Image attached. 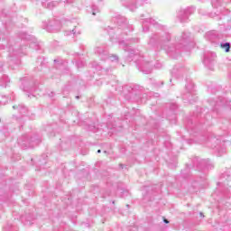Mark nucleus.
<instances>
[{
    "mask_svg": "<svg viewBox=\"0 0 231 231\" xmlns=\"http://www.w3.org/2000/svg\"><path fill=\"white\" fill-rule=\"evenodd\" d=\"M92 11V15H97V12H98V7L97 5H93Z\"/></svg>",
    "mask_w": 231,
    "mask_h": 231,
    "instance_id": "14",
    "label": "nucleus"
},
{
    "mask_svg": "<svg viewBox=\"0 0 231 231\" xmlns=\"http://www.w3.org/2000/svg\"><path fill=\"white\" fill-rule=\"evenodd\" d=\"M215 59H216V53L208 52L204 55L203 63L208 69H214V60H215Z\"/></svg>",
    "mask_w": 231,
    "mask_h": 231,
    "instance_id": "5",
    "label": "nucleus"
},
{
    "mask_svg": "<svg viewBox=\"0 0 231 231\" xmlns=\"http://www.w3.org/2000/svg\"><path fill=\"white\" fill-rule=\"evenodd\" d=\"M73 35H80V31L77 29V27H75V29H73L72 31Z\"/></svg>",
    "mask_w": 231,
    "mask_h": 231,
    "instance_id": "15",
    "label": "nucleus"
},
{
    "mask_svg": "<svg viewBox=\"0 0 231 231\" xmlns=\"http://www.w3.org/2000/svg\"><path fill=\"white\" fill-rule=\"evenodd\" d=\"M171 41V34L164 33V35L158 36V34H153L149 41V43L151 46H154V44H159L160 46H162V50H165L166 53L172 57L173 59H176V53H180V50H183L185 46L189 44L190 42V34L184 32L180 38H178L176 40L175 43H172L171 46H167V42Z\"/></svg>",
    "mask_w": 231,
    "mask_h": 231,
    "instance_id": "1",
    "label": "nucleus"
},
{
    "mask_svg": "<svg viewBox=\"0 0 231 231\" xmlns=\"http://www.w3.org/2000/svg\"><path fill=\"white\" fill-rule=\"evenodd\" d=\"M48 8H53V3L48 4Z\"/></svg>",
    "mask_w": 231,
    "mask_h": 231,
    "instance_id": "21",
    "label": "nucleus"
},
{
    "mask_svg": "<svg viewBox=\"0 0 231 231\" xmlns=\"http://www.w3.org/2000/svg\"><path fill=\"white\" fill-rule=\"evenodd\" d=\"M227 24H228L229 30H231V20H228Z\"/></svg>",
    "mask_w": 231,
    "mask_h": 231,
    "instance_id": "22",
    "label": "nucleus"
},
{
    "mask_svg": "<svg viewBox=\"0 0 231 231\" xmlns=\"http://www.w3.org/2000/svg\"><path fill=\"white\" fill-rule=\"evenodd\" d=\"M145 1L147 0H122V5H124V6H126L127 8H130V10L132 12H134V10H136V6L133 5L134 3H145Z\"/></svg>",
    "mask_w": 231,
    "mask_h": 231,
    "instance_id": "7",
    "label": "nucleus"
},
{
    "mask_svg": "<svg viewBox=\"0 0 231 231\" xmlns=\"http://www.w3.org/2000/svg\"><path fill=\"white\" fill-rule=\"evenodd\" d=\"M201 217H204L203 213H200Z\"/></svg>",
    "mask_w": 231,
    "mask_h": 231,
    "instance_id": "26",
    "label": "nucleus"
},
{
    "mask_svg": "<svg viewBox=\"0 0 231 231\" xmlns=\"http://www.w3.org/2000/svg\"><path fill=\"white\" fill-rule=\"evenodd\" d=\"M54 62H57V60H54Z\"/></svg>",
    "mask_w": 231,
    "mask_h": 231,
    "instance_id": "28",
    "label": "nucleus"
},
{
    "mask_svg": "<svg viewBox=\"0 0 231 231\" xmlns=\"http://www.w3.org/2000/svg\"><path fill=\"white\" fill-rule=\"evenodd\" d=\"M220 46L223 50H225L226 53H228V51H230V43L229 42L221 43Z\"/></svg>",
    "mask_w": 231,
    "mask_h": 231,
    "instance_id": "12",
    "label": "nucleus"
},
{
    "mask_svg": "<svg viewBox=\"0 0 231 231\" xmlns=\"http://www.w3.org/2000/svg\"><path fill=\"white\" fill-rule=\"evenodd\" d=\"M141 17H145V15L143 14V15H141Z\"/></svg>",
    "mask_w": 231,
    "mask_h": 231,
    "instance_id": "27",
    "label": "nucleus"
},
{
    "mask_svg": "<svg viewBox=\"0 0 231 231\" xmlns=\"http://www.w3.org/2000/svg\"><path fill=\"white\" fill-rule=\"evenodd\" d=\"M96 53L99 55L101 60H110L111 62H118V56L116 54H109L107 51H104V49L98 47L96 50Z\"/></svg>",
    "mask_w": 231,
    "mask_h": 231,
    "instance_id": "3",
    "label": "nucleus"
},
{
    "mask_svg": "<svg viewBox=\"0 0 231 231\" xmlns=\"http://www.w3.org/2000/svg\"><path fill=\"white\" fill-rule=\"evenodd\" d=\"M217 37V35L216 34L215 31L208 32L206 33V39H208V41H214V39H216Z\"/></svg>",
    "mask_w": 231,
    "mask_h": 231,
    "instance_id": "10",
    "label": "nucleus"
},
{
    "mask_svg": "<svg viewBox=\"0 0 231 231\" xmlns=\"http://www.w3.org/2000/svg\"><path fill=\"white\" fill-rule=\"evenodd\" d=\"M219 0H211V4H212V6H214L215 8H217V3H218Z\"/></svg>",
    "mask_w": 231,
    "mask_h": 231,
    "instance_id": "16",
    "label": "nucleus"
},
{
    "mask_svg": "<svg viewBox=\"0 0 231 231\" xmlns=\"http://www.w3.org/2000/svg\"><path fill=\"white\" fill-rule=\"evenodd\" d=\"M47 32H59L60 31V23L49 22L47 26L44 27Z\"/></svg>",
    "mask_w": 231,
    "mask_h": 231,
    "instance_id": "8",
    "label": "nucleus"
},
{
    "mask_svg": "<svg viewBox=\"0 0 231 231\" xmlns=\"http://www.w3.org/2000/svg\"><path fill=\"white\" fill-rule=\"evenodd\" d=\"M13 109H18V111L23 115L24 113H26L28 111V109L23 106V105H19V106H14Z\"/></svg>",
    "mask_w": 231,
    "mask_h": 231,
    "instance_id": "11",
    "label": "nucleus"
},
{
    "mask_svg": "<svg viewBox=\"0 0 231 231\" xmlns=\"http://www.w3.org/2000/svg\"><path fill=\"white\" fill-rule=\"evenodd\" d=\"M142 21L143 32H149V24H156V21L152 18H142Z\"/></svg>",
    "mask_w": 231,
    "mask_h": 231,
    "instance_id": "9",
    "label": "nucleus"
},
{
    "mask_svg": "<svg viewBox=\"0 0 231 231\" xmlns=\"http://www.w3.org/2000/svg\"><path fill=\"white\" fill-rule=\"evenodd\" d=\"M18 143L22 149H32L35 147V144H33V139H28L26 135L20 137L18 139Z\"/></svg>",
    "mask_w": 231,
    "mask_h": 231,
    "instance_id": "6",
    "label": "nucleus"
},
{
    "mask_svg": "<svg viewBox=\"0 0 231 231\" xmlns=\"http://www.w3.org/2000/svg\"><path fill=\"white\" fill-rule=\"evenodd\" d=\"M164 223H166V225L169 224V220L164 219Z\"/></svg>",
    "mask_w": 231,
    "mask_h": 231,
    "instance_id": "23",
    "label": "nucleus"
},
{
    "mask_svg": "<svg viewBox=\"0 0 231 231\" xmlns=\"http://www.w3.org/2000/svg\"><path fill=\"white\" fill-rule=\"evenodd\" d=\"M76 98L79 100L80 98V97L77 96Z\"/></svg>",
    "mask_w": 231,
    "mask_h": 231,
    "instance_id": "25",
    "label": "nucleus"
},
{
    "mask_svg": "<svg viewBox=\"0 0 231 231\" xmlns=\"http://www.w3.org/2000/svg\"><path fill=\"white\" fill-rule=\"evenodd\" d=\"M128 57L129 59H132V60H134V62L137 63V66H139L141 71H143V73H145V75H149V73L152 71V65L148 61H145V60H143V57L140 56V53L136 52V51L130 50Z\"/></svg>",
    "mask_w": 231,
    "mask_h": 231,
    "instance_id": "2",
    "label": "nucleus"
},
{
    "mask_svg": "<svg viewBox=\"0 0 231 231\" xmlns=\"http://www.w3.org/2000/svg\"><path fill=\"white\" fill-rule=\"evenodd\" d=\"M155 68H157L158 69H160V68H162V64H161V63H157V64L155 65Z\"/></svg>",
    "mask_w": 231,
    "mask_h": 231,
    "instance_id": "19",
    "label": "nucleus"
},
{
    "mask_svg": "<svg viewBox=\"0 0 231 231\" xmlns=\"http://www.w3.org/2000/svg\"><path fill=\"white\" fill-rule=\"evenodd\" d=\"M102 152L101 150H97V153L100 154Z\"/></svg>",
    "mask_w": 231,
    "mask_h": 231,
    "instance_id": "24",
    "label": "nucleus"
},
{
    "mask_svg": "<svg viewBox=\"0 0 231 231\" xmlns=\"http://www.w3.org/2000/svg\"><path fill=\"white\" fill-rule=\"evenodd\" d=\"M192 14H194V7L180 9L178 12L177 17L180 19V23H186L187 19H189V15H192Z\"/></svg>",
    "mask_w": 231,
    "mask_h": 231,
    "instance_id": "4",
    "label": "nucleus"
},
{
    "mask_svg": "<svg viewBox=\"0 0 231 231\" xmlns=\"http://www.w3.org/2000/svg\"><path fill=\"white\" fill-rule=\"evenodd\" d=\"M77 64H78V68H82V66H84L83 62H81V64L79 62H78Z\"/></svg>",
    "mask_w": 231,
    "mask_h": 231,
    "instance_id": "20",
    "label": "nucleus"
},
{
    "mask_svg": "<svg viewBox=\"0 0 231 231\" xmlns=\"http://www.w3.org/2000/svg\"><path fill=\"white\" fill-rule=\"evenodd\" d=\"M119 45H120V48H126L127 44L125 43V42H119Z\"/></svg>",
    "mask_w": 231,
    "mask_h": 231,
    "instance_id": "17",
    "label": "nucleus"
},
{
    "mask_svg": "<svg viewBox=\"0 0 231 231\" xmlns=\"http://www.w3.org/2000/svg\"><path fill=\"white\" fill-rule=\"evenodd\" d=\"M64 3H67V5H70V3H73V0H65Z\"/></svg>",
    "mask_w": 231,
    "mask_h": 231,
    "instance_id": "18",
    "label": "nucleus"
},
{
    "mask_svg": "<svg viewBox=\"0 0 231 231\" xmlns=\"http://www.w3.org/2000/svg\"><path fill=\"white\" fill-rule=\"evenodd\" d=\"M122 28L125 30V32L126 30H128V32H133V26L132 25H127V24L124 23Z\"/></svg>",
    "mask_w": 231,
    "mask_h": 231,
    "instance_id": "13",
    "label": "nucleus"
}]
</instances>
